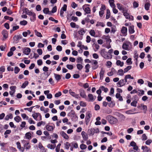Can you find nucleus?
Instances as JSON below:
<instances>
[{"mask_svg": "<svg viewBox=\"0 0 152 152\" xmlns=\"http://www.w3.org/2000/svg\"><path fill=\"white\" fill-rule=\"evenodd\" d=\"M5 66H2L0 68V74H2L3 72H5Z\"/></svg>", "mask_w": 152, "mask_h": 152, "instance_id": "obj_46", "label": "nucleus"}, {"mask_svg": "<svg viewBox=\"0 0 152 152\" xmlns=\"http://www.w3.org/2000/svg\"><path fill=\"white\" fill-rule=\"evenodd\" d=\"M28 84V82L27 81H25L23 83L21 86L22 88H25Z\"/></svg>", "mask_w": 152, "mask_h": 152, "instance_id": "obj_32", "label": "nucleus"}, {"mask_svg": "<svg viewBox=\"0 0 152 152\" xmlns=\"http://www.w3.org/2000/svg\"><path fill=\"white\" fill-rule=\"evenodd\" d=\"M76 66L77 69L80 70H81L83 67V66L80 64H77Z\"/></svg>", "mask_w": 152, "mask_h": 152, "instance_id": "obj_49", "label": "nucleus"}, {"mask_svg": "<svg viewBox=\"0 0 152 152\" xmlns=\"http://www.w3.org/2000/svg\"><path fill=\"white\" fill-rule=\"evenodd\" d=\"M108 106L110 107H113L115 105V103L114 101H111L110 102L108 103Z\"/></svg>", "mask_w": 152, "mask_h": 152, "instance_id": "obj_34", "label": "nucleus"}, {"mask_svg": "<svg viewBox=\"0 0 152 152\" xmlns=\"http://www.w3.org/2000/svg\"><path fill=\"white\" fill-rule=\"evenodd\" d=\"M60 134L61 136L65 139L67 140L69 139V137L68 135L64 132V131H62L60 132Z\"/></svg>", "mask_w": 152, "mask_h": 152, "instance_id": "obj_16", "label": "nucleus"}, {"mask_svg": "<svg viewBox=\"0 0 152 152\" xmlns=\"http://www.w3.org/2000/svg\"><path fill=\"white\" fill-rule=\"evenodd\" d=\"M129 31L130 34H132L134 32V26L132 25L129 26Z\"/></svg>", "mask_w": 152, "mask_h": 152, "instance_id": "obj_15", "label": "nucleus"}, {"mask_svg": "<svg viewBox=\"0 0 152 152\" xmlns=\"http://www.w3.org/2000/svg\"><path fill=\"white\" fill-rule=\"evenodd\" d=\"M123 13V15L125 17V18L126 19H128L129 14L128 13H127V10H126Z\"/></svg>", "mask_w": 152, "mask_h": 152, "instance_id": "obj_31", "label": "nucleus"}, {"mask_svg": "<svg viewBox=\"0 0 152 152\" xmlns=\"http://www.w3.org/2000/svg\"><path fill=\"white\" fill-rule=\"evenodd\" d=\"M64 147L67 150H68L69 148V146H70V144L68 142H66V143L64 144Z\"/></svg>", "mask_w": 152, "mask_h": 152, "instance_id": "obj_37", "label": "nucleus"}, {"mask_svg": "<svg viewBox=\"0 0 152 152\" xmlns=\"http://www.w3.org/2000/svg\"><path fill=\"white\" fill-rule=\"evenodd\" d=\"M80 106L83 107H85L86 106V103L82 101L80 102Z\"/></svg>", "mask_w": 152, "mask_h": 152, "instance_id": "obj_62", "label": "nucleus"}, {"mask_svg": "<svg viewBox=\"0 0 152 152\" xmlns=\"http://www.w3.org/2000/svg\"><path fill=\"white\" fill-rule=\"evenodd\" d=\"M127 43L128 44H126V43H124L122 45V48L125 50H128V47H129V45H131V43L130 42H128Z\"/></svg>", "mask_w": 152, "mask_h": 152, "instance_id": "obj_7", "label": "nucleus"}, {"mask_svg": "<svg viewBox=\"0 0 152 152\" xmlns=\"http://www.w3.org/2000/svg\"><path fill=\"white\" fill-rule=\"evenodd\" d=\"M124 80L123 79L120 80L117 83V85L118 87H121L124 85L125 83L124 82Z\"/></svg>", "mask_w": 152, "mask_h": 152, "instance_id": "obj_9", "label": "nucleus"}, {"mask_svg": "<svg viewBox=\"0 0 152 152\" xmlns=\"http://www.w3.org/2000/svg\"><path fill=\"white\" fill-rule=\"evenodd\" d=\"M46 128L47 130L49 131H53L54 129L53 126H50L48 125H47L46 126Z\"/></svg>", "mask_w": 152, "mask_h": 152, "instance_id": "obj_24", "label": "nucleus"}, {"mask_svg": "<svg viewBox=\"0 0 152 152\" xmlns=\"http://www.w3.org/2000/svg\"><path fill=\"white\" fill-rule=\"evenodd\" d=\"M88 97L89 99V101H92L94 100V97L93 95L91 94H90L88 95Z\"/></svg>", "mask_w": 152, "mask_h": 152, "instance_id": "obj_39", "label": "nucleus"}, {"mask_svg": "<svg viewBox=\"0 0 152 152\" xmlns=\"http://www.w3.org/2000/svg\"><path fill=\"white\" fill-rule=\"evenodd\" d=\"M47 146L48 148L51 149H54L56 147V145L55 144L52 145L49 144L47 145Z\"/></svg>", "mask_w": 152, "mask_h": 152, "instance_id": "obj_30", "label": "nucleus"}, {"mask_svg": "<svg viewBox=\"0 0 152 152\" xmlns=\"http://www.w3.org/2000/svg\"><path fill=\"white\" fill-rule=\"evenodd\" d=\"M34 31L35 33V35L37 36L40 37H42V36L40 32H38L37 30H34Z\"/></svg>", "mask_w": 152, "mask_h": 152, "instance_id": "obj_27", "label": "nucleus"}, {"mask_svg": "<svg viewBox=\"0 0 152 152\" xmlns=\"http://www.w3.org/2000/svg\"><path fill=\"white\" fill-rule=\"evenodd\" d=\"M43 11V12L46 14H51V12L49 11V9L48 8H45Z\"/></svg>", "mask_w": 152, "mask_h": 152, "instance_id": "obj_23", "label": "nucleus"}, {"mask_svg": "<svg viewBox=\"0 0 152 152\" xmlns=\"http://www.w3.org/2000/svg\"><path fill=\"white\" fill-rule=\"evenodd\" d=\"M22 50L23 51V53L24 54L28 55L30 53L31 50L30 48H29L25 47L23 48Z\"/></svg>", "mask_w": 152, "mask_h": 152, "instance_id": "obj_5", "label": "nucleus"}, {"mask_svg": "<svg viewBox=\"0 0 152 152\" xmlns=\"http://www.w3.org/2000/svg\"><path fill=\"white\" fill-rule=\"evenodd\" d=\"M31 137L32 134L30 132H29L25 134L24 138H26V139L30 140L31 139Z\"/></svg>", "mask_w": 152, "mask_h": 152, "instance_id": "obj_13", "label": "nucleus"}, {"mask_svg": "<svg viewBox=\"0 0 152 152\" xmlns=\"http://www.w3.org/2000/svg\"><path fill=\"white\" fill-rule=\"evenodd\" d=\"M13 39L14 41V42H15V43H17L19 41V39H18V38L17 36V35H15L14 37H13Z\"/></svg>", "mask_w": 152, "mask_h": 152, "instance_id": "obj_36", "label": "nucleus"}, {"mask_svg": "<svg viewBox=\"0 0 152 152\" xmlns=\"http://www.w3.org/2000/svg\"><path fill=\"white\" fill-rule=\"evenodd\" d=\"M105 25L104 23L102 22H97V24L96 25V26H101L102 27H104Z\"/></svg>", "mask_w": 152, "mask_h": 152, "instance_id": "obj_48", "label": "nucleus"}, {"mask_svg": "<svg viewBox=\"0 0 152 152\" xmlns=\"http://www.w3.org/2000/svg\"><path fill=\"white\" fill-rule=\"evenodd\" d=\"M20 68L18 66H15L14 68V72L15 74H18L20 71Z\"/></svg>", "mask_w": 152, "mask_h": 152, "instance_id": "obj_40", "label": "nucleus"}, {"mask_svg": "<svg viewBox=\"0 0 152 152\" xmlns=\"http://www.w3.org/2000/svg\"><path fill=\"white\" fill-rule=\"evenodd\" d=\"M117 7L118 8L121 10H122V12H124V11L125 10L124 8L123 7V6L121 4L119 3H117Z\"/></svg>", "mask_w": 152, "mask_h": 152, "instance_id": "obj_18", "label": "nucleus"}, {"mask_svg": "<svg viewBox=\"0 0 152 152\" xmlns=\"http://www.w3.org/2000/svg\"><path fill=\"white\" fill-rule=\"evenodd\" d=\"M66 8H67V5L66 4H64L63 5V7H62L61 9V10H62V11H65L66 10Z\"/></svg>", "mask_w": 152, "mask_h": 152, "instance_id": "obj_55", "label": "nucleus"}, {"mask_svg": "<svg viewBox=\"0 0 152 152\" xmlns=\"http://www.w3.org/2000/svg\"><path fill=\"white\" fill-rule=\"evenodd\" d=\"M106 118L111 124H116L118 122V120L116 118L111 115L107 116Z\"/></svg>", "mask_w": 152, "mask_h": 152, "instance_id": "obj_1", "label": "nucleus"}, {"mask_svg": "<svg viewBox=\"0 0 152 152\" xmlns=\"http://www.w3.org/2000/svg\"><path fill=\"white\" fill-rule=\"evenodd\" d=\"M71 6L73 8H75L77 7V4H76L75 2H73L71 4Z\"/></svg>", "mask_w": 152, "mask_h": 152, "instance_id": "obj_63", "label": "nucleus"}, {"mask_svg": "<svg viewBox=\"0 0 152 152\" xmlns=\"http://www.w3.org/2000/svg\"><path fill=\"white\" fill-rule=\"evenodd\" d=\"M72 117L71 119L72 121H75L77 120V116L76 115H74Z\"/></svg>", "mask_w": 152, "mask_h": 152, "instance_id": "obj_61", "label": "nucleus"}, {"mask_svg": "<svg viewBox=\"0 0 152 152\" xmlns=\"http://www.w3.org/2000/svg\"><path fill=\"white\" fill-rule=\"evenodd\" d=\"M13 118V115L12 113H10L9 115H6L4 118L5 120L8 121L9 119H12Z\"/></svg>", "mask_w": 152, "mask_h": 152, "instance_id": "obj_22", "label": "nucleus"}, {"mask_svg": "<svg viewBox=\"0 0 152 152\" xmlns=\"http://www.w3.org/2000/svg\"><path fill=\"white\" fill-rule=\"evenodd\" d=\"M22 142L26 143L24 145V147L27 146L28 144H29L30 142L28 141H27L25 140H23L22 141Z\"/></svg>", "mask_w": 152, "mask_h": 152, "instance_id": "obj_42", "label": "nucleus"}, {"mask_svg": "<svg viewBox=\"0 0 152 152\" xmlns=\"http://www.w3.org/2000/svg\"><path fill=\"white\" fill-rule=\"evenodd\" d=\"M87 148V146L85 144H82L80 145V148L82 150H84Z\"/></svg>", "mask_w": 152, "mask_h": 152, "instance_id": "obj_57", "label": "nucleus"}, {"mask_svg": "<svg viewBox=\"0 0 152 152\" xmlns=\"http://www.w3.org/2000/svg\"><path fill=\"white\" fill-rule=\"evenodd\" d=\"M81 134L83 139L84 140L86 141L88 139V135L84 131L82 132H81Z\"/></svg>", "mask_w": 152, "mask_h": 152, "instance_id": "obj_11", "label": "nucleus"}, {"mask_svg": "<svg viewBox=\"0 0 152 152\" xmlns=\"http://www.w3.org/2000/svg\"><path fill=\"white\" fill-rule=\"evenodd\" d=\"M127 27L123 26L121 30V32L123 34V36H126L127 35Z\"/></svg>", "mask_w": 152, "mask_h": 152, "instance_id": "obj_8", "label": "nucleus"}, {"mask_svg": "<svg viewBox=\"0 0 152 152\" xmlns=\"http://www.w3.org/2000/svg\"><path fill=\"white\" fill-rule=\"evenodd\" d=\"M118 75L123 76L124 75V71L122 69H120L118 71Z\"/></svg>", "mask_w": 152, "mask_h": 152, "instance_id": "obj_41", "label": "nucleus"}, {"mask_svg": "<svg viewBox=\"0 0 152 152\" xmlns=\"http://www.w3.org/2000/svg\"><path fill=\"white\" fill-rule=\"evenodd\" d=\"M36 10L38 11H41L42 9L41 6L40 5H37L36 6Z\"/></svg>", "mask_w": 152, "mask_h": 152, "instance_id": "obj_58", "label": "nucleus"}, {"mask_svg": "<svg viewBox=\"0 0 152 152\" xmlns=\"http://www.w3.org/2000/svg\"><path fill=\"white\" fill-rule=\"evenodd\" d=\"M79 91L80 95L82 98L86 99L87 97V96L86 94L85 91L83 89H80L79 90Z\"/></svg>", "mask_w": 152, "mask_h": 152, "instance_id": "obj_6", "label": "nucleus"}, {"mask_svg": "<svg viewBox=\"0 0 152 152\" xmlns=\"http://www.w3.org/2000/svg\"><path fill=\"white\" fill-rule=\"evenodd\" d=\"M34 107V106H32L29 108H24L25 110H27L30 112H31L32 111L33 108Z\"/></svg>", "mask_w": 152, "mask_h": 152, "instance_id": "obj_51", "label": "nucleus"}, {"mask_svg": "<svg viewBox=\"0 0 152 152\" xmlns=\"http://www.w3.org/2000/svg\"><path fill=\"white\" fill-rule=\"evenodd\" d=\"M14 120L17 122L18 123L21 120L20 117L19 116H17L14 118Z\"/></svg>", "mask_w": 152, "mask_h": 152, "instance_id": "obj_35", "label": "nucleus"}, {"mask_svg": "<svg viewBox=\"0 0 152 152\" xmlns=\"http://www.w3.org/2000/svg\"><path fill=\"white\" fill-rule=\"evenodd\" d=\"M132 66H128L124 69V72L125 73L127 72L129 70H130L132 68Z\"/></svg>", "mask_w": 152, "mask_h": 152, "instance_id": "obj_33", "label": "nucleus"}, {"mask_svg": "<svg viewBox=\"0 0 152 152\" xmlns=\"http://www.w3.org/2000/svg\"><path fill=\"white\" fill-rule=\"evenodd\" d=\"M147 139V137L145 134L142 135V140L143 141H145Z\"/></svg>", "mask_w": 152, "mask_h": 152, "instance_id": "obj_60", "label": "nucleus"}, {"mask_svg": "<svg viewBox=\"0 0 152 152\" xmlns=\"http://www.w3.org/2000/svg\"><path fill=\"white\" fill-rule=\"evenodd\" d=\"M114 0H109V2L110 4V6L111 7L113 6H115V4L114 3Z\"/></svg>", "mask_w": 152, "mask_h": 152, "instance_id": "obj_43", "label": "nucleus"}, {"mask_svg": "<svg viewBox=\"0 0 152 152\" xmlns=\"http://www.w3.org/2000/svg\"><path fill=\"white\" fill-rule=\"evenodd\" d=\"M116 27L115 25H113L111 27V32L113 33V34L115 33L116 31Z\"/></svg>", "mask_w": 152, "mask_h": 152, "instance_id": "obj_29", "label": "nucleus"}, {"mask_svg": "<svg viewBox=\"0 0 152 152\" xmlns=\"http://www.w3.org/2000/svg\"><path fill=\"white\" fill-rule=\"evenodd\" d=\"M27 22L25 20L21 21L20 22V23L21 25L25 26L27 23Z\"/></svg>", "mask_w": 152, "mask_h": 152, "instance_id": "obj_47", "label": "nucleus"}, {"mask_svg": "<svg viewBox=\"0 0 152 152\" xmlns=\"http://www.w3.org/2000/svg\"><path fill=\"white\" fill-rule=\"evenodd\" d=\"M40 77L41 80H46L47 78V76H46V73L43 72L40 75Z\"/></svg>", "mask_w": 152, "mask_h": 152, "instance_id": "obj_21", "label": "nucleus"}, {"mask_svg": "<svg viewBox=\"0 0 152 152\" xmlns=\"http://www.w3.org/2000/svg\"><path fill=\"white\" fill-rule=\"evenodd\" d=\"M145 149L144 151V152H151L150 149L146 146H145Z\"/></svg>", "mask_w": 152, "mask_h": 152, "instance_id": "obj_64", "label": "nucleus"}, {"mask_svg": "<svg viewBox=\"0 0 152 152\" xmlns=\"http://www.w3.org/2000/svg\"><path fill=\"white\" fill-rule=\"evenodd\" d=\"M84 11L85 12V15H86V14H90L91 13V9L90 8L88 7H84V8H83Z\"/></svg>", "mask_w": 152, "mask_h": 152, "instance_id": "obj_12", "label": "nucleus"}, {"mask_svg": "<svg viewBox=\"0 0 152 152\" xmlns=\"http://www.w3.org/2000/svg\"><path fill=\"white\" fill-rule=\"evenodd\" d=\"M88 132L90 135H93L95 133L94 128H91L89 129L88 130Z\"/></svg>", "mask_w": 152, "mask_h": 152, "instance_id": "obj_17", "label": "nucleus"}, {"mask_svg": "<svg viewBox=\"0 0 152 152\" xmlns=\"http://www.w3.org/2000/svg\"><path fill=\"white\" fill-rule=\"evenodd\" d=\"M150 4L148 2H146L145 5V8L146 10H148L149 9Z\"/></svg>", "mask_w": 152, "mask_h": 152, "instance_id": "obj_28", "label": "nucleus"}, {"mask_svg": "<svg viewBox=\"0 0 152 152\" xmlns=\"http://www.w3.org/2000/svg\"><path fill=\"white\" fill-rule=\"evenodd\" d=\"M92 116L91 113L90 111H88L86 115L85 118L86 124L88 125L90 120V118Z\"/></svg>", "mask_w": 152, "mask_h": 152, "instance_id": "obj_3", "label": "nucleus"}, {"mask_svg": "<svg viewBox=\"0 0 152 152\" xmlns=\"http://www.w3.org/2000/svg\"><path fill=\"white\" fill-rule=\"evenodd\" d=\"M104 72V71L103 70V69L102 68L99 73L100 79L101 80H102L103 79Z\"/></svg>", "mask_w": 152, "mask_h": 152, "instance_id": "obj_20", "label": "nucleus"}, {"mask_svg": "<svg viewBox=\"0 0 152 152\" xmlns=\"http://www.w3.org/2000/svg\"><path fill=\"white\" fill-rule=\"evenodd\" d=\"M116 64L117 66H120L122 67L123 66L124 63L123 62H121L120 60H117L116 62Z\"/></svg>", "mask_w": 152, "mask_h": 152, "instance_id": "obj_25", "label": "nucleus"}, {"mask_svg": "<svg viewBox=\"0 0 152 152\" xmlns=\"http://www.w3.org/2000/svg\"><path fill=\"white\" fill-rule=\"evenodd\" d=\"M85 33V31L84 30V29L82 28H81L78 31V34L81 35H83L84 33Z\"/></svg>", "mask_w": 152, "mask_h": 152, "instance_id": "obj_38", "label": "nucleus"}, {"mask_svg": "<svg viewBox=\"0 0 152 152\" xmlns=\"http://www.w3.org/2000/svg\"><path fill=\"white\" fill-rule=\"evenodd\" d=\"M1 34L5 39L7 38L8 37V33L7 30L5 29L3 30Z\"/></svg>", "mask_w": 152, "mask_h": 152, "instance_id": "obj_10", "label": "nucleus"}, {"mask_svg": "<svg viewBox=\"0 0 152 152\" xmlns=\"http://www.w3.org/2000/svg\"><path fill=\"white\" fill-rule=\"evenodd\" d=\"M90 34L92 36L95 37V32L94 30H91L89 32Z\"/></svg>", "mask_w": 152, "mask_h": 152, "instance_id": "obj_52", "label": "nucleus"}, {"mask_svg": "<svg viewBox=\"0 0 152 152\" xmlns=\"http://www.w3.org/2000/svg\"><path fill=\"white\" fill-rule=\"evenodd\" d=\"M61 145V143H59L57 145L56 148V152H59L60 151V146Z\"/></svg>", "mask_w": 152, "mask_h": 152, "instance_id": "obj_54", "label": "nucleus"}, {"mask_svg": "<svg viewBox=\"0 0 152 152\" xmlns=\"http://www.w3.org/2000/svg\"><path fill=\"white\" fill-rule=\"evenodd\" d=\"M93 62L92 63H91L93 65L92 66V70H94L97 69L99 65L98 64V61L96 60H93Z\"/></svg>", "mask_w": 152, "mask_h": 152, "instance_id": "obj_4", "label": "nucleus"}, {"mask_svg": "<svg viewBox=\"0 0 152 152\" xmlns=\"http://www.w3.org/2000/svg\"><path fill=\"white\" fill-rule=\"evenodd\" d=\"M117 116L120 118L121 121H124L125 119V116L122 114L120 113H117Z\"/></svg>", "mask_w": 152, "mask_h": 152, "instance_id": "obj_14", "label": "nucleus"}, {"mask_svg": "<svg viewBox=\"0 0 152 152\" xmlns=\"http://www.w3.org/2000/svg\"><path fill=\"white\" fill-rule=\"evenodd\" d=\"M110 16V10L109 9L107 10V14L106 16V19H109Z\"/></svg>", "mask_w": 152, "mask_h": 152, "instance_id": "obj_26", "label": "nucleus"}, {"mask_svg": "<svg viewBox=\"0 0 152 152\" xmlns=\"http://www.w3.org/2000/svg\"><path fill=\"white\" fill-rule=\"evenodd\" d=\"M126 62L128 65L132 64V58H128L126 61Z\"/></svg>", "mask_w": 152, "mask_h": 152, "instance_id": "obj_44", "label": "nucleus"}, {"mask_svg": "<svg viewBox=\"0 0 152 152\" xmlns=\"http://www.w3.org/2000/svg\"><path fill=\"white\" fill-rule=\"evenodd\" d=\"M100 88L105 93H106L108 91V89L107 88H105V87L103 86H102L100 87Z\"/></svg>", "mask_w": 152, "mask_h": 152, "instance_id": "obj_45", "label": "nucleus"}, {"mask_svg": "<svg viewBox=\"0 0 152 152\" xmlns=\"http://www.w3.org/2000/svg\"><path fill=\"white\" fill-rule=\"evenodd\" d=\"M101 56L104 58L107 59L112 58L111 54H109V56L107 55V52L105 51V49L104 48L102 49L100 52Z\"/></svg>", "mask_w": 152, "mask_h": 152, "instance_id": "obj_2", "label": "nucleus"}, {"mask_svg": "<svg viewBox=\"0 0 152 152\" xmlns=\"http://www.w3.org/2000/svg\"><path fill=\"white\" fill-rule=\"evenodd\" d=\"M57 7L56 6H55L54 7H53L52 9L51 12V13H54L55 12H56L57 11Z\"/></svg>", "mask_w": 152, "mask_h": 152, "instance_id": "obj_50", "label": "nucleus"}, {"mask_svg": "<svg viewBox=\"0 0 152 152\" xmlns=\"http://www.w3.org/2000/svg\"><path fill=\"white\" fill-rule=\"evenodd\" d=\"M133 7L134 8H137L138 7L139 4L136 1H134L133 3Z\"/></svg>", "mask_w": 152, "mask_h": 152, "instance_id": "obj_56", "label": "nucleus"}, {"mask_svg": "<svg viewBox=\"0 0 152 152\" xmlns=\"http://www.w3.org/2000/svg\"><path fill=\"white\" fill-rule=\"evenodd\" d=\"M54 75L55 78L57 82H58L61 79V75L56 73H54Z\"/></svg>", "mask_w": 152, "mask_h": 152, "instance_id": "obj_19", "label": "nucleus"}, {"mask_svg": "<svg viewBox=\"0 0 152 152\" xmlns=\"http://www.w3.org/2000/svg\"><path fill=\"white\" fill-rule=\"evenodd\" d=\"M66 67L68 69L70 70H72L73 69V66L72 65L67 64Z\"/></svg>", "mask_w": 152, "mask_h": 152, "instance_id": "obj_59", "label": "nucleus"}, {"mask_svg": "<svg viewBox=\"0 0 152 152\" xmlns=\"http://www.w3.org/2000/svg\"><path fill=\"white\" fill-rule=\"evenodd\" d=\"M137 102L136 101H134L131 103V105L132 106L136 107L137 106Z\"/></svg>", "mask_w": 152, "mask_h": 152, "instance_id": "obj_53", "label": "nucleus"}]
</instances>
